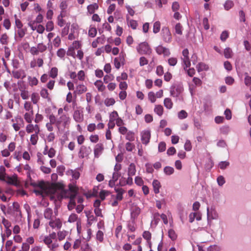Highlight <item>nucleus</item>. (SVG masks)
<instances>
[{
	"label": "nucleus",
	"mask_w": 251,
	"mask_h": 251,
	"mask_svg": "<svg viewBox=\"0 0 251 251\" xmlns=\"http://www.w3.org/2000/svg\"><path fill=\"white\" fill-rule=\"evenodd\" d=\"M63 185L61 183H48L45 184L43 189L37 188L34 189L33 192L37 196H45L49 194H54L58 189H61Z\"/></svg>",
	"instance_id": "nucleus-1"
},
{
	"label": "nucleus",
	"mask_w": 251,
	"mask_h": 251,
	"mask_svg": "<svg viewBox=\"0 0 251 251\" xmlns=\"http://www.w3.org/2000/svg\"><path fill=\"white\" fill-rule=\"evenodd\" d=\"M62 185H63L62 188L57 190V191H61L60 195L58 197V200L69 197H76L78 191V188L74 183H73V184L71 183L69 184L68 190L65 189L64 185L63 184H62Z\"/></svg>",
	"instance_id": "nucleus-2"
},
{
	"label": "nucleus",
	"mask_w": 251,
	"mask_h": 251,
	"mask_svg": "<svg viewBox=\"0 0 251 251\" xmlns=\"http://www.w3.org/2000/svg\"><path fill=\"white\" fill-rule=\"evenodd\" d=\"M137 52L140 54L150 55L151 53V49L147 42H143L136 47Z\"/></svg>",
	"instance_id": "nucleus-3"
},
{
	"label": "nucleus",
	"mask_w": 251,
	"mask_h": 251,
	"mask_svg": "<svg viewBox=\"0 0 251 251\" xmlns=\"http://www.w3.org/2000/svg\"><path fill=\"white\" fill-rule=\"evenodd\" d=\"M161 36L163 41L167 43H170L172 41V35L169 28L167 26H163L161 31Z\"/></svg>",
	"instance_id": "nucleus-4"
},
{
	"label": "nucleus",
	"mask_w": 251,
	"mask_h": 251,
	"mask_svg": "<svg viewBox=\"0 0 251 251\" xmlns=\"http://www.w3.org/2000/svg\"><path fill=\"white\" fill-rule=\"evenodd\" d=\"M71 122V118L66 115H61L59 119H57V128L58 130L61 126L63 127L68 126Z\"/></svg>",
	"instance_id": "nucleus-5"
},
{
	"label": "nucleus",
	"mask_w": 251,
	"mask_h": 251,
	"mask_svg": "<svg viewBox=\"0 0 251 251\" xmlns=\"http://www.w3.org/2000/svg\"><path fill=\"white\" fill-rule=\"evenodd\" d=\"M91 151L92 150L90 147H87L85 145H81L79 149L78 156L80 159L88 158L89 155L91 153Z\"/></svg>",
	"instance_id": "nucleus-6"
},
{
	"label": "nucleus",
	"mask_w": 251,
	"mask_h": 251,
	"mask_svg": "<svg viewBox=\"0 0 251 251\" xmlns=\"http://www.w3.org/2000/svg\"><path fill=\"white\" fill-rule=\"evenodd\" d=\"M43 242L50 251H56L57 248L59 247V244L56 242L53 243L52 239L49 236H45Z\"/></svg>",
	"instance_id": "nucleus-7"
},
{
	"label": "nucleus",
	"mask_w": 251,
	"mask_h": 251,
	"mask_svg": "<svg viewBox=\"0 0 251 251\" xmlns=\"http://www.w3.org/2000/svg\"><path fill=\"white\" fill-rule=\"evenodd\" d=\"M141 139L143 144L147 145L150 142L151 133L149 130H144L141 132Z\"/></svg>",
	"instance_id": "nucleus-8"
},
{
	"label": "nucleus",
	"mask_w": 251,
	"mask_h": 251,
	"mask_svg": "<svg viewBox=\"0 0 251 251\" xmlns=\"http://www.w3.org/2000/svg\"><path fill=\"white\" fill-rule=\"evenodd\" d=\"M73 45L74 47H70L67 51L66 52V54L68 56H72L74 58H75V49H78L80 47L81 45L78 41H75L73 43Z\"/></svg>",
	"instance_id": "nucleus-9"
},
{
	"label": "nucleus",
	"mask_w": 251,
	"mask_h": 251,
	"mask_svg": "<svg viewBox=\"0 0 251 251\" xmlns=\"http://www.w3.org/2000/svg\"><path fill=\"white\" fill-rule=\"evenodd\" d=\"M25 130L27 133H31L33 132L35 133H40V126L37 124L35 125L31 123L29 124L26 126Z\"/></svg>",
	"instance_id": "nucleus-10"
},
{
	"label": "nucleus",
	"mask_w": 251,
	"mask_h": 251,
	"mask_svg": "<svg viewBox=\"0 0 251 251\" xmlns=\"http://www.w3.org/2000/svg\"><path fill=\"white\" fill-rule=\"evenodd\" d=\"M104 150V147L102 144L98 143L96 144L94 149V154L95 158H99L102 154Z\"/></svg>",
	"instance_id": "nucleus-11"
},
{
	"label": "nucleus",
	"mask_w": 251,
	"mask_h": 251,
	"mask_svg": "<svg viewBox=\"0 0 251 251\" xmlns=\"http://www.w3.org/2000/svg\"><path fill=\"white\" fill-rule=\"evenodd\" d=\"M182 55L183 58H182L183 62L186 68H188L190 66L191 63L189 57V50L187 49H185L182 51Z\"/></svg>",
	"instance_id": "nucleus-12"
},
{
	"label": "nucleus",
	"mask_w": 251,
	"mask_h": 251,
	"mask_svg": "<svg viewBox=\"0 0 251 251\" xmlns=\"http://www.w3.org/2000/svg\"><path fill=\"white\" fill-rule=\"evenodd\" d=\"M49 225L52 228L60 229L62 227V223L59 218H55L54 220H50Z\"/></svg>",
	"instance_id": "nucleus-13"
},
{
	"label": "nucleus",
	"mask_w": 251,
	"mask_h": 251,
	"mask_svg": "<svg viewBox=\"0 0 251 251\" xmlns=\"http://www.w3.org/2000/svg\"><path fill=\"white\" fill-rule=\"evenodd\" d=\"M155 50L158 54H163L164 56H169L171 53L169 49L161 45L157 46L155 49Z\"/></svg>",
	"instance_id": "nucleus-14"
},
{
	"label": "nucleus",
	"mask_w": 251,
	"mask_h": 251,
	"mask_svg": "<svg viewBox=\"0 0 251 251\" xmlns=\"http://www.w3.org/2000/svg\"><path fill=\"white\" fill-rule=\"evenodd\" d=\"M5 182L10 185H13L16 186H18L19 183L18 181L17 176L15 175L11 176H7L6 177Z\"/></svg>",
	"instance_id": "nucleus-15"
},
{
	"label": "nucleus",
	"mask_w": 251,
	"mask_h": 251,
	"mask_svg": "<svg viewBox=\"0 0 251 251\" xmlns=\"http://www.w3.org/2000/svg\"><path fill=\"white\" fill-rule=\"evenodd\" d=\"M74 119L77 123H81L84 120L83 112L79 110H76L74 111L73 115Z\"/></svg>",
	"instance_id": "nucleus-16"
},
{
	"label": "nucleus",
	"mask_w": 251,
	"mask_h": 251,
	"mask_svg": "<svg viewBox=\"0 0 251 251\" xmlns=\"http://www.w3.org/2000/svg\"><path fill=\"white\" fill-rule=\"evenodd\" d=\"M67 175H71L73 179L77 180L79 178L80 173L78 169H76L75 170L71 169L67 171Z\"/></svg>",
	"instance_id": "nucleus-17"
},
{
	"label": "nucleus",
	"mask_w": 251,
	"mask_h": 251,
	"mask_svg": "<svg viewBox=\"0 0 251 251\" xmlns=\"http://www.w3.org/2000/svg\"><path fill=\"white\" fill-rule=\"evenodd\" d=\"M99 9V5L97 3H93L88 5L87 7V13L92 15L94 14L97 10Z\"/></svg>",
	"instance_id": "nucleus-18"
},
{
	"label": "nucleus",
	"mask_w": 251,
	"mask_h": 251,
	"mask_svg": "<svg viewBox=\"0 0 251 251\" xmlns=\"http://www.w3.org/2000/svg\"><path fill=\"white\" fill-rule=\"evenodd\" d=\"M201 84V79H191V81L189 82V89L192 92L194 88L197 86H200Z\"/></svg>",
	"instance_id": "nucleus-19"
},
{
	"label": "nucleus",
	"mask_w": 251,
	"mask_h": 251,
	"mask_svg": "<svg viewBox=\"0 0 251 251\" xmlns=\"http://www.w3.org/2000/svg\"><path fill=\"white\" fill-rule=\"evenodd\" d=\"M136 172L135 165L132 163L129 164L128 167L127 174L128 176H135Z\"/></svg>",
	"instance_id": "nucleus-20"
},
{
	"label": "nucleus",
	"mask_w": 251,
	"mask_h": 251,
	"mask_svg": "<svg viewBox=\"0 0 251 251\" xmlns=\"http://www.w3.org/2000/svg\"><path fill=\"white\" fill-rule=\"evenodd\" d=\"M152 186L154 193L156 194H158L160 192L159 190L161 187L160 182L157 179L153 180L152 182Z\"/></svg>",
	"instance_id": "nucleus-21"
},
{
	"label": "nucleus",
	"mask_w": 251,
	"mask_h": 251,
	"mask_svg": "<svg viewBox=\"0 0 251 251\" xmlns=\"http://www.w3.org/2000/svg\"><path fill=\"white\" fill-rule=\"evenodd\" d=\"M115 190L116 192L117 193V194L115 197H114V195H113L112 197L114 198L115 199L119 201H122L123 198V194L124 191L122 188H115Z\"/></svg>",
	"instance_id": "nucleus-22"
},
{
	"label": "nucleus",
	"mask_w": 251,
	"mask_h": 251,
	"mask_svg": "<svg viewBox=\"0 0 251 251\" xmlns=\"http://www.w3.org/2000/svg\"><path fill=\"white\" fill-rule=\"evenodd\" d=\"M33 112H26L24 116V119L25 121L28 123L30 124L32 123L33 118Z\"/></svg>",
	"instance_id": "nucleus-23"
},
{
	"label": "nucleus",
	"mask_w": 251,
	"mask_h": 251,
	"mask_svg": "<svg viewBox=\"0 0 251 251\" xmlns=\"http://www.w3.org/2000/svg\"><path fill=\"white\" fill-rule=\"evenodd\" d=\"M175 34H177L179 35H182V31H183V26L181 25V24L179 23H177L175 27Z\"/></svg>",
	"instance_id": "nucleus-24"
},
{
	"label": "nucleus",
	"mask_w": 251,
	"mask_h": 251,
	"mask_svg": "<svg viewBox=\"0 0 251 251\" xmlns=\"http://www.w3.org/2000/svg\"><path fill=\"white\" fill-rule=\"evenodd\" d=\"M86 215L87 217L88 224L90 226H91L94 221L97 220V218L94 216L91 212H86Z\"/></svg>",
	"instance_id": "nucleus-25"
},
{
	"label": "nucleus",
	"mask_w": 251,
	"mask_h": 251,
	"mask_svg": "<svg viewBox=\"0 0 251 251\" xmlns=\"http://www.w3.org/2000/svg\"><path fill=\"white\" fill-rule=\"evenodd\" d=\"M47 148H48V147L46 146L45 149V150L43 152L44 154H48L49 157L50 158L53 157L55 155V153H56L55 150L53 148H51L48 151Z\"/></svg>",
	"instance_id": "nucleus-26"
},
{
	"label": "nucleus",
	"mask_w": 251,
	"mask_h": 251,
	"mask_svg": "<svg viewBox=\"0 0 251 251\" xmlns=\"http://www.w3.org/2000/svg\"><path fill=\"white\" fill-rule=\"evenodd\" d=\"M126 19L128 26H130L133 29H135L138 25L136 21L133 20H129L128 16H126Z\"/></svg>",
	"instance_id": "nucleus-27"
},
{
	"label": "nucleus",
	"mask_w": 251,
	"mask_h": 251,
	"mask_svg": "<svg viewBox=\"0 0 251 251\" xmlns=\"http://www.w3.org/2000/svg\"><path fill=\"white\" fill-rule=\"evenodd\" d=\"M48 183V182H45L44 181H40L37 182H31L30 185L33 186L34 188V189H36L37 188L43 189V187L45 186V184Z\"/></svg>",
	"instance_id": "nucleus-28"
},
{
	"label": "nucleus",
	"mask_w": 251,
	"mask_h": 251,
	"mask_svg": "<svg viewBox=\"0 0 251 251\" xmlns=\"http://www.w3.org/2000/svg\"><path fill=\"white\" fill-rule=\"evenodd\" d=\"M53 212L52 210L50 208H47L44 213V216L45 218L49 220L52 219Z\"/></svg>",
	"instance_id": "nucleus-29"
},
{
	"label": "nucleus",
	"mask_w": 251,
	"mask_h": 251,
	"mask_svg": "<svg viewBox=\"0 0 251 251\" xmlns=\"http://www.w3.org/2000/svg\"><path fill=\"white\" fill-rule=\"evenodd\" d=\"M154 111L159 116H161L163 114L164 109L161 105H156L154 109Z\"/></svg>",
	"instance_id": "nucleus-30"
},
{
	"label": "nucleus",
	"mask_w": 251,
	"mask_h": 251,
	"mask_svg": "<svg viewBox=\"0 0 251 251\" xmlns=\"http://www.w3.org/2000/svg\"><path fill=\"white\" fill-rule=\"evenodd\" d=\"M198 72L203 71H206L208 69V67L205 63L202 62L199 63L196 66Z\"/></svg>",
	"instance_id": "nucleus-31"
},
{
	"label": "nucleus",
	"mask_w": 251,
	"mask_h": 251,
	"mask_svg": "<svg viewBox=\"0 0 251 251\" xmlns=\"http://www.w3.org/2000/svg\"><path fill=\"white\" fill-rule=\"evenodd\" d=\"M9 37L7 34L5 33L1 35L0 37V43L2 45H7L8 44Z\"/></svg>",
	"instance_id": "nucleus-32"
},
{
	"label": "nucleus",
	"mask_w": 251,
	"mask_h": 251,
	"mask_svg": "<svg viewBox=\"0 0 251 251\" xmlns=\"http://www.w3.org/2000/svg\"><path fill=\"white\" fill-rule=\"evenodd\" d=\"M39 133H34L31 135L30 141L32 145H35L37 144L39 137L38 134Z\"/></svg>",
	"instance_id": "nucleus-33"
},
{
	"label": "nucleus",
	"mask_w": 251,
	"mask_h": 251,
	"mask_svg": "<svg viewBox=\"0 0 251 251\" xmlns=\"http://www.w3.org/2000/svg\"><path fill=\"white\" fill-rule=\"evenodd\" d=\"M40 94L43 99H47L49 101L50 100V98L49 96V94L48 93V90L46 89H42L40 91Z\"/></svg>",
	"instance_id": "nucleus-34"
},
{
	"label": "nucleus",
	"mask_w": 251,
	"mask_h": 251,
	"mask_svg": "<svg viewBox=\"0 0 251 251\" xmlns=\"http://www.w3.org/2000/svg\"><path fill=\"white\" fill-rule=\"evenodd\" d=\"M95 85L97 87L98 90L100 92L103 91L105 88L102 81L101 80H97L95 82Z\"/></svg>",
	"instance_id": "nucleus-35"
},
{
	"label": "nucleus",
	"mask_w": 251,
	"mask_h": 251,
	"mask_svg": "<svg viewBox=\"0 0 251 251\" xmlns=\"http://www.w3.org/2000/svg\"><path fill=\"white\" fill-rule=\"evenodd\" d=\"M168 236L172 241H175L177 238V235L176 231L173 229H170L168 230Z\"/></svg>",
	"instance_id": "nucleus-36"
},
{
	"label": "nucleus",
	"mask_w": 251,
	"mask_h": 251,
	"mask_svg": "<svg viewBox=\"0 0 251 251\" xmlns=\"http://www.w3.org/2000/svg\"><path fill=\"white\" fill-rule=\"evenodd\" d=\"M70 199L69 202L68 204V208L69 210H72L76 205L75 198L69 197Z\"/></svg>",
	"instance_id": "nucleus-37"
},
{
	"label": "nucleus",
	"mask_w": 251,
	"mask_h": 251,
	"mask_svg": "<svg viewBox=\"0 0 251 251\" xmlns=\"http://www.w3.org/2000/svg\"><path fill=\"white\" fill-rule=\"evenodd\" d=\"M57 235L58 240L59 241H61L63 240L65 238L66 236L67 235V231L65 230L62 231L59 230L57 232Z\"/></svg>",
	"instance_id": "nucleus-38"
},
{
	"label": "nucleus",
	"mask_w": 251,
	"mask_h": 251,
	"mask_svg": "<svg viewBox=\"0 0 251 251\" xmlns=\"http://www.w3.org/2000/svg\"><path fill=\"white\" fill-rule=\"evenodd\" d=\"M224 56L226 58H231L233 56V52L230 48H226L224 51Z\"/></svg>",
	"instance_id": "nucleus-39"
},
{
	"label": "nucleus",
	"mask_w": 251,
	"mask_h": 251,
	"mask_svg": "<svg viewBox=\"0 0 251 251\" xmlns=\"http://www.w3.org/2000/svg\"><path fill=\"white\" fill-rule=\"evenodd\" d=\"M164 105L167 109H170L173 107V103L170 98H165L164 100Z\"/></svg>",
	"instance_id": "nucleus-40"
},
{
	"label": "nucleus",
	"mask_w": 251,
	"mask_h": 251,
	"mask_svg": "<svg viewBox=\"0 0 251 251\" xmlns=\"http://www.w3.org/2000/svg\"><path fill=\"white\" fill-rule=\"evenodd\" d=\"M58 69L56 67H52L49 72V76L52 78L57 77L58 75Z\"/></svg>",
	"instance_id": "nucleus-41"
},
{
	"label": "nucleus",
	"mask_w": 251,
	"mask_h": 251,
	"mask_svg": "<svg viewBox=\"0 0 251 251\" xmlns=\"http://www.w3.org/2000/svg\"><path fill=\"white\" fill-rule=\"evenodd\" d=\"M21 91L20 95L23 100H27L29 97V93L28 91L25 90L22 87L20 88Z\"/></svg>",
	"instance_id": "nucleus-42"
},
{
	"label": "nucleus",
	"mask_w": 251,
	"mask_h": 251,
	"mask_svg": "<svg viewBox=\"0 0 251 251\" xmlns=\"http://www.w3.org/2000/svg\"><path fill=\"white\" fill-rule=\"evenodd\" d=\"M96 240L100 243H102L104 240V233L103 232L99 230L96 233Z\"/></svg>",
	"instance_id": "nucleus-43"
},
{
	"label": "nucleus",
	"mask_w": 251,
	"mask_h": 251,
	"mask_svg": "<svg viewBox=\"0 0 251 251\" xmlns=\"http://www.w3.org/2000/svg\"><path fill=\"white\" fill-rule=\"evenodd\" d=\"M24 109L27 112H33V106L32 105L30 101H25L24 105Z\"/></svg>",
	"instance_id": "nucleus-44"
},
{
	"label": "nucleus",
	"mask_w": 251,
	"mask_h": 251,
	"mask_svg": "<svg viewBox=\"0 0 251 251\" xmlns=\"http://www.w3.org/2000/svg\"><path fill=\"white\" fill-rule=\"evenodd\" d=\"M31 99L33 104H37L40 100L39 94L37 93H33L31 95Z\"/></svg>",
	"instance_id": "nucleus-45"
},
{
	"label": "nucleus",
	"mask_w": 251,
	"mask_h": 251,
	"mask_svg": "<svg viewBox=\"0 0 251 251\" xmlns=\"http://www.w3.org/2000/svg\"><path fill=\"white\" fill-rule=\"evenodd\" d=\"M66 54V51L63 48L59 49L56 52L57 56L58 57H59L60 59H64V57H65Z\"/></svg>",
	"instance_id": "nucleus-46"
},
{
	"label": "nucleus",
	"mask_w": 251,
	"mask_h": 251,
	"mask_svg": "<svg viewBox=\"0 0 251 251\" xmlns=\"http://www.w3.org/2000/svg\"><path fill=\"white\" fill-rule=\"evenodd\" d=\"M126 139L129 141H133L135 140L134 133L132 131H128L126 134Z\"/></svg>",
	"instance_id": "nucleus-47"
},
{
	"label": "nucleus",
	"mask_w": 251,
	"mask_h": 251,
	"mask_svg": "<svg viewBox=\"0 0 251 251\" xmlns=\"http://www.w3.org/2000/svg\"><path fill=\"white\" fill-rule=\"evenodd\" d=\"M54 29V23L52 21H49L46 25L47 31L50 32Z\"/></svg>",
	"instance_id": "nucleus-48"
},
{
	"label": "nucleus",
	"mask_w": 251,
	"mask_h": 251,
	"mask_svg": "<svg viewBox=\"0 0 251 251\" xmlns=\"http://www.w3.org/2000/svg\"><path fill=\"white\" fill-rule=\"evenodd\" d=\"M161 24L159 21H156L153 24V32L155 34L157 33L160 30Z\"/></svg>",
	"instance_id": "nucleus-49"
},
{
	"label": "nucleus",
	"mask_w": 251,
	"mask_h": 251,
	"mask_svg": "<svg viewBox=\"0 0 251 251\" xmlns=\"http://www.w3.org/2000/svg\"><path fill=\"white\" fill-rule=\"evenodd\" d=\"M123 58L122 57H116L114 60V65H115V67L117 68V69H119L121 67V63L123 61Z\"/></svg>",
	"instance_id": "nucleus-50"
},
{
	"label": "nucleus",
	"mask_w": 251,
	"mask_h": 251,
	"mask_svg": "<svg viewBox=\"0 0 251 251\" xmlns=\"http://www.w3.org/2000/svg\"><path fill=\"white\" fill-rule=\"evenodd\" d=\"M37 48L39 53H42L47 50V47L43 43H40L37 44Z\"/></svg>",
	"instance_id": "nucleus-51"
},
{
	"label": "nucleus",
	"mask_w": 251,
	"mask_h": 251,
	"mask_svg": "<svg viewBox=\"0 0 251 251\" xmlns=\"http://www.w3.org/2000/svg\"><path fill=\"white\" fill-rule=\"evenodd\" d=\"M17 29V33L18 36L21 38L24 37L26 31V29L24 28L23 27Z\"/></svg>",
	"instance_id": "nucleus-52"
},
{
	"label": "nucleus",
	"mask_w": 251,
	"mask_h": 251,
	"mask_svg": "<svg viewBox=\"0 0 251 251\" xmlns=\"http://www.w3.org/2000/svg\"><path fill=\"white\" fill-rule=\"evenodd\" d=\"M97 33V30L96 27H90L88 31V35L92 38L95 37Z\"/></svg>",
	"instance_id": "nucleus-53"
},
{
	"label": "nucleus",
	"mask_w": 251,
	"mask_h": 251,
	"mask_svg": "<svg viewBox=\"0 0 251 251\" xmlns=\"http://www.w3.org/2000/svg\"><path fill=\"white\" fill-rule=\"evenodd\" d=\"M61 40L59 36H57L53 40V45L55 48H58L61 44Z\"/></svg>",
	"instance_id": "nucleus-54"
},
{
	"label": "nucleus",
	"mask_w": 251,
	"mask_h": 251,
	"mask_svg": "<svg viewBox=\"0 0 251 251\" xmlns=\"http://www.w3.org/2000/svg\"><path fill=\"white\" fill-rule=\"evenodd\" d=\"M78 219V216L76 214L72 213L69 217L68 222L69 223H74L76 222Z\"/></svg>",
	"instance_id": "nucleus-55"
},
{
	"label": "nucleus",
	"mask_w": 251,
	"mask_h": 251,
	"mask_svg": "<svg viewBox=\"0 0 251 251\" xmlns=\"http://www.w3.org/2000/svg\"><path fill=\"white\" fill-rule=\"evenodd\" d=\"M15 18V27L17 28H20L21 27H23V24L22 23L21 21L18 18L17 15H14Z\"/></svg>",
	"instance_id": "nucleus-56"
},
{
	"label": "nucleus",
	"mask_w": 251,
	"mask_h": 251,
	"mask_svg": "<svg viewBox=\"0 0 251 251\" xmlns=\"http://www.w3.org/2000/svg\"><path fill=\"white\" fill-rule=\"evenodd\" d=\"M220 130L221 133L227 134L230 131V128L228 126H223L220 128Z\"/></svg>",
	"instance_id": "nucleus-57"
},
{
	"label": "nucleus",
	"mask_w": 251,
	"mask_h": 251,
	"mask_svg": "<svg viewBox=\"0 0 251 251\" xmlns=\"http://www.w3.org/2000/svg\"><path fill=\"white\" fill-rule=\"evenodd\" d=\"M164 172L167 175H171L174 172V169L173 167L166 166L164 169Z\"/></svg>",
	"instance_id": "nucleus-58"
},
{
	"label": "nucleus",
	"mask_w": 251,
	"mask_h": 251,
	"mask_svg": "<svg viewBox=\"0 0 251 251\" xmlns=\"http://www.w3.org/2000/svg\"><path fill=\"white\" fill-rule=\"evenodd\" d=\"M13 206L14 209L17 212H19V216H18V218H20V220L21 221L22 220V219H22V214H21V211H20V206H19V203L18 202H14L13 203Z\"/></svg>",
	"instance_id": "nucleus-59"
},
{
	"label": "nucleus",
	"mask_w": 251,
	"mask_h": 251,
	"mask_svg": "<svg viewBox=\"0 0 251 251\" xmlns=\"http://www.w3.org/2000/svg\"><path fill=\"white\" fill-rule=\"evenodd\" d=\"M106 106H109L113 105L115 103V100L113 98H106L104 101Z\"/></svg>",
	"instance_id": "nucleus-60"
},
{
	"label": "nucleus",
	"mask_w": 251,
	"mask_h": 251,
	"mask_svg": "<svg viewBox=\"0 0 251 251\" xmlns=\"http://www.w3.org/2000/svg\"><path fill=\"white\" fill-rule=\"evenodd\" d=\"M234 5L233 2L231 0H226L225 3L224 7L226 10H228Z\"/></svg>",
	"instance_id": "nucleus-61"
},
{
	"label": "nucleus",
	"mask_w": 251,
	"mask_h": 251,
	"mask_svg": "<svg viewBox=\"0 0 251 251\" xmlns=\"http://www.w3.org/2000/svg\"><path fill=\"white\" fill-rule=\"evenodd\" d=\"M143 237L148 242H149L151 238V233L149 231H145L143 233Z\"/></svg>",
	"instance_id": "nucleus-62"
},
{
	"label": "nucleus",
	"mask_w": 251,
	"mask_h": 251,
	"mask_svg": "<svg viewBox=\"0 0 251 251\" xmlns=\"http://www.w3.org/2000/svg\"><path fill=\"white\" fill-rule=\"evenodd\" d=\"M187 113L184 110H181L178 113V117L180 119H184L187 118Z\"/></svg>",
	"instance_id": "nucleus-63"
},
{
	"label": "nucleus",
	"mask_w": 251,
	"mask_h": 251,
	"mask_svg": "<svg viewBox=\"0 0 251 251\" xmlns=\"http://www.w3.org/2000/svg\"><path fill=\"white\" fill-rule=\"evenodd\" d=\"M109 194V192L108 191L102 190L100 193V198L101 200L103 201Z\"/></svg>",
	"instance_id": "nucleus-64"
}]
</instances>
